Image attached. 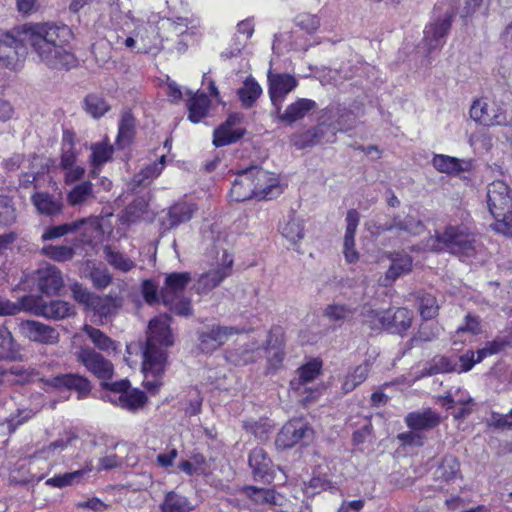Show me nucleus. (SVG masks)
Returning a JSON list of instances; mask_svg holds the SVG:
<instances>
[{"label": "nucleus", "instance_id": "nucleus-5", "mask_svg": "<svg viewBox=\"0 0 512 512\" xmlns=\"http://www.w3.org/2000/svg\"><path fill=\"white\" fill-rule=\"evenodd\" d=\"M423 249L433 252H448L459 257H470L476 250L473 231L465 224H448L436 231L423 243Z\"/></svg>", "mask_w": 512, "mask_h": 512}, {"label": "nucleus", "instance_id": "nucleus-21", "mask_svg": "<svg viewBox=\"0 0 512 512\" xmlns=\"http://www.w3.org/2000/svg\"><path fill=\"white\" fill-rule=\"evenodd\" d=\"M389 259L391 260V265L385 276L379 279L380 285L385 287L392 285L402 275L411 272L413 265V259L408 254L391 253Z\"/></svg>", "mask_w": 512, "mask_h": 512}, {"label": "nucleus", "instance_id": "nucleus-25", "mask_svg": "<svg viewBox=\"0 0 512 512\" xmlns=\"http://www.w3.org/2000/svg\"><path fill=\"white\" fill-rule=\"evenodd\" d=\"M83 445V441L78 438L76 435H68L65 438H59L53 442H51L49 445L43 447L39 451H37L32 457H31V463L36 460L44 459L48 460L50 458H53L57 454H59L61 451H64L68 448H78Z\"/></svg>", "mask_w": 512, "mask_h": 512}, {"label": "nucleus", "instance_id": "nucleus-19", "mask_svg": "<svg viewBox=\"0 0 512 512\" xmlns=\"http://www.w3.org/2000/svg\"><path fill=\"white\" fill-rule=\"evenodd\" d=\"M269 96L276 110L282 104L285 96L297 86V80L289 74H268Z\"/></svg>", "mask_w": 512, "mask_h": 512}, {"label": "nucleus", "instance_id": "nucleus-55", "mask_svg": "<svg viewBox=\"0 0 512 512\" xmlns=\"http://www.w3.org/2000/svg\"><path fill=\"white\" fill-rule=\"evenodd\" d=\"M134 133V118L133 116L126 112L122 115L119 126H118V135H117V143L120 146H125L128 144Z\"/></svg>", "mask_w": 512, "mask_h": 512}, {"label": "nucleus", "instance_id": "nucleus-48", "mask_svg": "<svg viewBox=\"0 0 512 512\" xmlns=\"http://www.w3.org/2000/svg\"><path fill=\"white\" fill-rule=\"evenodd\" d=\"M32 201L41 214L50 216L61 210V203L47 193H36L33 195Z\"/></svg>", "mask_w": 512, "mask_h": 512}, {"label": "nucleus", "instance_id": "nucleus-42", "mask_svg": "<svg viewBox=\"0 0 512 512\" xmlns=\"http://www.w3.org/2000/svg\"><path fill=\"white\" fill-rule=\"evenodd\" d=\"M321 366V362L315 359L299 368V377L290 382L291 387L295 390H300L301 386H305L313 381L319 375Z\"/></svg>", "mask_w": 512, "mask_h": 512}, {"label": "nucleus", "instance_id": "nucleus-35", "mask_svg": "<svg viewBox=\"0 0 512 512\" xmlns=\"http://www.w3.org/2000/svg\"><path fill=\"white\" fill-rule=\"evenodd\" d=\"M160 510L161 512H191L193 506L186 496L175 491H169L160 504Z\"/></svg>", "mask_w": 512, "mask_h": 512}, {"label": "nucleus", "instance_id": "nucleus-38", "mask_svg": "<svg viewBox=\"0 0 512 512\" xmlns=\"http://www.w3.org/2000/svg\"><path fill=\"white\" fill-rule=\"evenodd\" d=\"M210 107V99L205 94H196L188 102V119L193 123H199L207 116Z\"/></svg>", "mask_w": 512, "mask_h": 512}, {"label": "nucleus", "instance_id": "nucleus-47", "mask_svg": "<svg viewBox=\"0 0 512 512\" xmlns=\"http://www.w3.org/2000/svg\"><path fill=\"white\" fill-rule=\"evenodd\" d=\"M432 164L434 168L441 173L458 174L463 171L462 161L448 155H435Z\"/></svg>", "mask_w": 512, "mask_h": 512}, {"label": "nucleus", "instance_id": "nucleus-62", "mask_svg": "<svg viewBox=\"0 0 512 512\" xmlns=\"http://www.w3.org/2000/svg\"><path fill=\"white\" fill-rule=\"evenodd\" d=\"M70 289L73 298L80 304H83L87 309L89 308L94 297L96 296L78 282L73 283Z\"/></svg>", "mask_w": 512, "mask_h": 512}, {"label": "nucleus", "instance_id": "nucleus-56", "mask_svg": "<svg viewBox=\"0 0 512 512\" xmlns=\"http://www.w3.org/2000/svg\"><path fill=\"white\" fill-rule=\"evenodd\" d=\"M14 305L17 308V314L21 311H25L36 316H41L40 312H42L43 302L33 295L21 297L17 302H14Z\"/></svg>", "mask_w": 512, "mask_h": 512}, {"label": "nucleus", "instance_id": "nucleus-36", "mask_svg": "<svg viewBox=\"0 0 512 512\" xmlns=\"http://www.w3.org/2000/svg\"><path fill=\"white\" fill-rule=\"evenodd\" d=\"M322 491L334 493L338 491V486L325 475H314L308 482L303 484V492L307 497H313Z\"/></svg>", "mask_w": 512, "mask_h": 512}, {"label": "nucleus", "instance_id": "nucleus-22", "mask_svg": "<svg viewBox=\"0 0 512 512\" xmlns=\"http://www.w3.org/2000/svg\"><path fill=\"white\" fill-rule=\"evenodd\" d=\"M39 289L45 294H55L64 285L61 271L52 264H45L37 270Z\"/></svg>", "mask_w": 512, "mask_h": 512}, {"label": "nucleus", "instance_id": "nucleus-1", "mask_svg": "<svg viewBox=\"0 0 512 512\" xmlns=\"http://www.w3.org/2000/svg\"><path fill=\"white\" fill-rule=\"evenodd\" d=\"M21 41L30 46L38 61L49 69L68 70L77 60L69 49L72 30L55 22L27 23L20 28Z\"/></svg>", "mask_w": 512, "mask_h": 512}, {"label": "nucleus", "instance_id": "nucleus-63", "mask_svg": "<svg viewBox=\"0 0 512 512\" xmlns=\"http://www.w3.org/2000/svg\"><path fill=\"white\" fill-rule=\"evenodd\" d=\"M89 278L92 281L94 287L98 289H104L110 285L112 281V276L105 268L94 267L90 274Z\"/></svg>", "mask_w": 512, "mask_h": 512}, {"label": "nucleus", "instance_id": "nucleus-53", "mask_svg": "<svg viewBox=\"0 0 512 512\" xmlns=\"http://www.w3.org/2000/svg\"><path fill=\"white\" fill-rule=\"evenodd\" d=\"M458 370V363L444 356H436L432 359L430 367L422 376H430L439 373L456 372Z\"/></svg>", "mask_w": 512, "mask_h": 512}, {"label": "nucleus", "instance_id": "nucleus-16", "mask_svg": "<svg viewBox=\"0 0 512 512\" xmlns=\"http://www.w3.org/2000/svg\"><path fill=\"white\" fill-rule=\"evenodd\" d=\"M451 21V16L446 14L443 18H439L425 27L423 44L427 54L443 47L451 28Z\"/></svg>", "mask_w": 512, "mask_h": 512}, {"label": "nucleus", "instance_id": "nucleus-31", "mask_svg": "<svg viewBox=\"0 0 512 512\" xmlns=\"http://www.w3.org/2000/svg\"><path fill=\"white\" fill-rule=\"evenodd\" d=\"M104 259L115 270L128 273L136 267V262L125 253L106 245L103 248Z\"/></svg>", "mask_w": 512, "mask_h": 512}, {"label": "nucleus", "instance_id": "nucleus-64", "mask_svg": "<svg viewBox=\"0 0 512 512\" xmlns=\"http://www.w3.org/2000/svg\"><path fill=\"white\" fill-rule=\"evenodd\" d=\"M35 415V412L28 408L18 409L17 414L11 415L6 420L9 433L14 432L18 426L22 425Z\"/></svg>", "mask_w": 512, "mask_h": 512}, {"label": "nucleus", "instance_id": "nucleus-33", "mask_svg": "<svg viewBox=\"0 0 512 512\" xmlns=\"http://www.w3.org/2000/svg\"><path fill=\"white\" fill-rule=\"evenodd\" d=\"M41 316L53 320H61L75 315V308L63 300H53L43 303Z\"/></svg>", "mask_w": 512, "mask_h": 512}, {"label": "nucleus", "instance_id": "nucleus-10", "mask_svg": "<svg viewBox=\"0 0 512 512\" xmlns=\"http://www.w3.org/2000/svg\"><path fill=\"white\" fill-rule=\"evenodd\" d=\"M470 117L477 123L492 126H510L512 116L500 105L489 104L484 99L475 100L470 108Z\"/></svg>", "mask_w": 512, "mask_h": 512}, {"label": "nucleus", "instance_id": "nucleus-8", "mask_svg": "<svg viewBox=\"0 0 512 512\" xmlns=\"http://www.w3.org/2000/svg\"><path fill=\"white\" fill-rule=\"evenodd\" d=\"M191 280L189 272L169 273L161 288L162 303L172 312L181 316H188L192 313L190 300L183 296L184 290Z\"/></svg>", "mask_w": 512, "mask_h": 512}, {"label": "nucleus", "instance_id": "nucleus-46", "mask_svg": "<svg viewBox=\"0 0 512 512\" xmlns=\"http://www.w3.org/2000/svg\"><path fill=\"white\" fill-rule=\"evenodd\" d=\"M0 349L2 350V357L6 359H21L19 345L15 342L12 333L5 326L0 327Z\"/></svg>", "mask_w": 512, "mask_h": 512}, {"label": "nucleus", "instance_id": "nucleus-30", "mask_svg": "<svg viewBox=\"0 0 512 512\" xmlns=\"http://www.w3.org/2000/svg\"><path fill=\"white\" fill-rule=\"evenodd\" d=\"M146 401L145 393L138 389L128 390L119 395L115 394V397L110 398V402L114 405L132 412L142 408Z\"/></svg>", "mask_w": 512, "mask_h": 512}, {"label": "nucleus", "instance_id": "nucleus-29", "mask_svg": "<svg viewBox=\"0 0 512 512\" xmlns=\"http://www.w3.org/2000/svg\"><path fill=\"white\" fill-rule=\"evenodd\" d=\"M82 330L93 343L94 347L98 350L105 352L108 355L117 353L118 343L107 336L100 329L86 324L83 326Z\"/></svg>", "mask_w": 512, "mask_h": 512}, {"label": "nucleus", "instance_id": "nucleus-34", "mask_svg": "<svg viewBox=\"0 0 512 512\" xmlns=\"http://www.w3.org/2000/svg\"><path fill=\"white\" fill-rule=\"evenodd\" d=\"M267 343L268 362L272 367L277 368L284 359V351L282 349L283 339L280 329L269 332Z\"/></svg>", "mask_w": 512, "mask_h": 512}, {"label": "nucleus", "instance_id": "nucleus-6", "mask_svg": "<svg viewBox=\"0 0 512 512\" xmlns=\"http://www.w3.org/2000/svg\"><path fill=\"white\" fill-rule=\"evenodd\" d=\"M487 208L495 219L494 230L512 236V193L509 186L500 180L487 186Z\"/></svg>", "mask_w": 512, "mask_h": 512}, {"label": "nucleus", "instance_id": "nucleus-27", "mask_svg": "<svg viewBox=\"0 0 512 512\" xmlns=\"http://www.w3.org/2000/svg\"><path fill=\"white\" fill-rule=\"evenodd\" d=\"M90 149L91 155L89 160L92 166L90 176L95 178L99 174L102 166L112 159L114 148L108 141L104 140L92 144Z\"/></svg>", "mask_w": 512, "mask_h": 512}, {"label": "nucleus", "instance_id": "nucleus-26", "mask_svg": "<svg viewBox=\"0 0 512 512\" xmlns=\"http://www.w3.org/2000/svg\"><path fill=\"white\" fill-rule=\"evenodd\" d=\"M47 384L55 388L73 389L80 395H87L91 390L90 381L78 374H60L47 380Z\"/></svg>", "mask_w": 512, "mask_h": 512}, {"label": "nucleus", "instance_id": "nucleus-32", "mask_svg": "<svg viewBox=\"0 0 512 512\" xmlns=\"http://www.w3.org/2000/svg\"><path fill=\"white\" fill-rule=\"evenodd\" d=\"M35 373L22 366H12L10 369L0 368V391L12 384L29 382Z\"/></svg>", "mask_w": 512, "mask_h": 512}, {"label": "nucleus", "instance_id": "nucleus-28", "mask_svg": "<svg viewBox=\"0 0 512 512\" xmlns=\"http://www.w3.org/2000/svg\"><path fill=\"white\" fill-rule=\"evenodd\" d=\"M405 423L411 430L420 432L438 426L440 424V416L431 409L423 412H410L405 417Z\"/></svg>", "mask_w": 512, "mask_h": 512}, {"label": "nucleus", "instance_id": "nucleus-59", "mask_svg": "<svg viewBox=\"0 0 512 512\" xmlns=\"http://www.w3.org/2000/svg\"><path fill=\"white\" fill-rule=\"evenodd\" d=\"M330 321H344L353 315V310L344 304L328 305L323 312Z\"/></svg>", "mask_w": 512, "mask_h": 512}, {"label": "nucleus", "instance_id": "nucleus-54", "mask_svg": "<svg viewBox=\"0 0 512 512\" xmlns=\"http://www.w3.org/2000/svg\"><path fill=\"white\" fill-rule=\"evenodd\" d=\"M42 254L57 262H66L74 257L75 251L71 246L46 245L42 248Z\"/></svg>", "mask_w": 512, "mask_h": 512}, {"label": "nucleus", "instance_id": "nucleus-12", "mask_svg": "<svg viewBox=\"0 0 512 512\" xmlns=\"http://www.w3.org/2000/svg\"><path fill=\"white\" fill-rule=\"evenodd\" d=\"M314 431L303 419H292L279 431L275 444L278 448L287 449L297 444L307 445L313 439Z\"/></svg>", "mask_w": 512, "mask_h": 512}, {"label": "nucleus", "instance_id": "nucleus-2", "mask_svg": "<svg viewBox=\"0 0 512 512\" xmlns=\"http://www.w3.org/2000/svg\"><path fill=\"white\" fill-rule=\"evenodd\" d=\"M174 343L170 330V317L162 315L149 322L146 347L143 352V384L152 393L162 385L161 377L167 364L166 348Z\"/></svg>", "mask_w": 512, "mask_h": 512}, {"label": "nucleus", "instance_id": "nucleus-17", "mask_svg": "<svg viewBox=\"0 0 512 512\" xmlns=\"http://www.w3.org/2000/svg\"><path fill=\"white\" fill-rule=\"evenodd\" d=\"M240 331L232 326H211L199 335V346L204 352H212L225 344L229 338Z\"/></svg>", "mask_w": 512, "mask_h": 512}, {"label": "nucleus", "instance_id": "nucleus-44", "mask_svg": "<svg viewBox=\"0 0 512 512\" xmlns=\"http://www.w3.org/2000/svg\"><path fill=\"white\" fill-rule=\"evenodd\" d=\"M249 465L255 475L264 477L269 474L271 460L263 448H254L249 454Z\"/></svg>", "mask_w": 512, "mask_h": 512}, {"label": "nucleus", "instance_id": "nucleus-49", "mask_svg": "<svg viewBox=\"0 0 512 512\" xmlns=\"http://www.w3.org/2000/svg\"><path fill=\"white\" fill-rule=\"evenodd\" d=\"M117 308L118 304L116 298L96 295L88 309L92 310L99 317H108L115 313Z\"/></svg>", "mask_w": 512, "mask_h": 512}, {"label": "nucleus", "instance_id": "nucleus-51", "mask_svg": "<svg viewBox=\"0 0 512 512\" xmlns=\"http://www.w3.org/2000/svg\"><path fill=\"white\" fill-rule=\"evenodd\" d=\"M93 196V185L90 181H84L76 185L68 194L67 201L71 206L82 205Z\"/></svg>", "mask_w": 512, "mask_h": 512}, {"label": "nucleus", "instance_id": "nucleus-57", "mask_svg": "<svg viewBox=\"0 0 512 512\" xmlns=\"http://www.w3.org/2000/svg\"><path fill=\"white\" fill-rule=\"evenodd\" d=\"M16 221V210L11 201L0 196V229L6 228Z\"/></svg>", "mask_w": 512, "mask_h": 512}, {"label": "nucleus", "instance_id": "nucleus-61", "mask_svg": "<svg viewBox=\"0 0 512 512\" xmlns=\"http://www.w3.org/2000/svg\"><path fill=\"white\" fill-rule=\"evenodd\" d=\"M419 311L423 319H431L438 312V305L434 296L426 294L420 298Z\"/></svg>", "mask_w": 512, "mask_h": 512}, {"label": "nucleus", "instance_id": "nucleus-40", "mask_svg": "<svg viewBox=\"0 0 512 512\" xmlns=\"http://www.w3.org/2000/svg\"><path fill=\"white\" fill-rule=\"evenodd\" d=\"M238 96L245 108H251L262 94V88L252 77L247 78L238 89Z\"/></svg>", "mask_w": 512, "mask_h": 512}, {"label": "nucleus", "instance_id": "nucleus-24", "mask_svg": "<svg viewBox=\"0 0 512 512\" xmlns=\"http://www.w3.org/2000/svg\"><path fill=\"white\" fill-rule=\"evenodd\" d=\"M93 470V460L87 458L82 468L72 472L58 474L46 480V485L63 488L82 482Z\"/></svg>", "mask_w": 512, "mask_h": 512}, {"label": "nucleus", "instance_id": "nucleus-50", "mask_svg": "<svg viewBox=\"0 0 512 512\" xmlns=\"http://www.w3.org/2000/svg\"><path fill=\"white\" fill-rule=\"evenodd\" d=\"M109 109V105L100 95L89 94L84 99V110L95 119L102 117Z\"/></svg>", "mask_w": 512, "mask_h": 512}, {"label": "nucleus", "instance_id": "nucleus-13", "mask_svg": "<svg viewBox=\"0 0 512 512\" xmlns=\"http://www.w3.org/2000/svg\"><path fill=\"white\" fill-rule=\"evenodd\" d=\"M233 258L226 251L222 254V260L209 271L202 273L193 285L197 294H208L231 274Z\"/></svg>", "mask_w": 512, "mask_h": 512}, {"label": "nucleus", "instance_id": "nucleus-58", "mask_svg": "<svg viewBox=\"0 0 512 512\" xmlns=\"http://www.w3.org/2000/svg\"><path fill=\"white\" fill-rule=\"evenodd\" d=\"M333 117H337L336 122L333 125V134L336 131H346L351 129L356 119L355 114L345 108H338Z\"/></svg>", "mask_w": 512, "mask_h": 512}, {"label": "nucleus", "instance_id": "nucleus-14", "mask_svg": "<svg viewBox=\"0 0 512 512\" xmlns=\"http://www.w3.org/2000/svg\"><path fill=\"white\" fill-rule=\"evenodd\" d=\"M383 231H396L399 235L417 236L424 232L425 225L417 212L409 208L408 212L398 213L390 222L382 225Z\"/></svg>", "mask_w": 512, "mask_h": 512}, {"label": "nucleus", "instance_id": "nucleus-4", "mask_svg": "<svg viewBox=\"0 0 512 512\" xmlns=\"http://www.w3.org/2000/svg\"><path fill=\"white\" fill-rule=\"evenodd\" d=\"M157 16L152 18H135L130 12L125 15L123 21V34L117 36V43L137 53H153L163 48L164 41L160 27H157Z\"/></svg>", "mask_w": 512, "mask_h": 512}, {"label": "nucleus", "instance_id": "nucleus-43", "mask_svg": "<svg viewBox=\"0 0 512 512\" xmlns=\"http://www.w3.org/2000/svg\"><path fill=\"white\" fill-rule=\"evenodd\" d=\"M196 208L190 203H177L173 205L168 212V227L173 228L181 223L189 221Z\"/></svg>", "mask_w": 512, "mask_h": 512}, {"label": "nucleus", "instance_id": "nucleus-7", "mask_svg": "<svg viewBox=\"0 0 512 512\" xmlns=\"http://www.w3.org/2000/svg\"><path fill=\"white\" fill-rule=\"evenodd\" d=\"M201 23L196 17H174L161 20L164 43L172 42L171 50L178 53L186 51L189 42L200 33Z\"/></svg>", "mask_w": 512, "mask_h": 512}, {"label": "nucleus", "instance_id": "nucleus-20", "mask_svg": "<svg viewBox=\"0 0 512 512\" xmlns=\"http://www.w3.org/2000/svg\"><path fill=\"white\" fill-rule=\"evenodd\" d=\"M21 42L9 32L0 30V62L8 69L14 70L19 65Z\"/></svg>", "mask_w": 512, "mask_h": 512}, {"label": "nucleus", "instance_id": "nucleus-9", "mask_svg": "<svg viewBox=\"0 0 512 512\" xmlns=\"http://www.w3.org/2000/svg\"><path fill=\"white\" fill-rule=\"evenodd\" d=\"M364 317V321L372 329L384 328L393 334L404 333L412 323V312L406 308L386 311L370 310Z\"/></svg>", "mask_w": 512, "mask_h": 512}, {"label": "nucleus", "instance_id": "nucleus-52", "mask_svg": "<svg viewBox=\"0 0 512 512\" xmlns=\"http://www.w3.org/2000/svg\"><path fill=\"white\" fill-rule=\"evenodd\" d=\"M79 222H82V224L78 233H80L83 242H92L97 236L101 235L102 227L98 217L79 219Z\"/></svg>", "mask_w": 512, "mask_h": 512}, {"label": "nucleus", "instance_id": "nucleus-37", "mask_svg": "<svg viewBox=\"0 0 512 512\" xmlns=\"http://www.w3.org/2000/svg\"><path fill=\"white\" fill-rule=\"evenodd\" d=\"M244 493L249 497L253 502L259 505H270L276 506L281 505L282 497L277 495L272 489H264V488H256L253 486H248L244 489Z\"/></svg>", "mask_w": 512, "mask_h": 512}, {"label": "nucleus", "instance_id": "nucleus-41", "mask_svg": "<svg viewBox=\"0 0 512 512\" xmlns=\"http://www.w3.org/2000/svg\"><path fill=\"white\" fill-rule=\"evenodd\" d=\"M370 372V363L365 361L356 366L352 371L348 372L345 376L342 389L345 393L353 391L357 386L362 384Z\"/></svg>", "mask_w": 512, "mask_h": 512}, {"label": "nucleus", "instance_id": "nucleus-15", "mask_svg": "<svg viewBox=\"0 0 512 512\" xmlns=\"http://www.w3.org/2000/svg\"><path fill=\"white\" fill-rule=\"evenodd\" d=\"M19 331L22 336L33 342L53 345L59 341L58 331L55 328L39 321H21L19 323Z\"/></svg>", "mask_w": 512, "mask_h": 512}, {"label": "nucleus", "instance_id": "nucleus-60", "mask_svg": "<svg viewBox=\"0 0 512 512\" xmlns=\"http://www.w3.org/2000/svg\"><path fill=\"white\" fill-rule=\"evenodd\" d=\"M510 342L505 338H496L477 351L478 360H483L488 356L501 352L505 347L509 346Z\"/></svg>", "mask_w": 512, "mask_h": 512}, {"label": "nucleus", "instance_id": "nucleus-39", "mask_svg": "<svg viewBox=\"0 0 512 512\" xmlns=\"http://www.w3.org/2000/svg\"><path fill=\"white\" fill-rule=\"evenodd\" d=\"M324 129L325 125L322 123L317 127L307 130L304 133L293 135L291 141L293 145L296 146L298 149L313 146L325 139Z\"/></svg>", "mask_w": 512, "mask_h": 512}, {"label": "nucleus", "instance_id": "nucleus-23", "mask_svg": "<svg viewBox=\"0 0 512 512\" xmlns=\"http://www.w3.org/2000/svg\"><path fill=\"white\" fill-rule=\"evenodd\" d=\"M316 106V102L311 99L299 98L289 104L284 111H281V105H279V110H276V113L280 121L293 124L303 119L308 113L313 111Z\"/></svg>", "mask_w": 512, "mask_h": 512}, {"label": "nucleus", "instance_id": "nucleus-11", "mask_svg": "<svg viewBox=\"0 0 512 512\" xmlns=\"http://www.w3.org/2000/svg\"><path fill=\"white\" fill-rule=\"evenodd\" d=\"M75 357L88 372L101 381H108L112 378L114 373L112 362L94 348L86 345L80 346L75 352Z\"/></svg>", "mask_w": 512, "mask_h": 512}, {"label": "nucleus", "instance_id": "nucleus-45", "mask_svg": "<svg viewBox=\"0 0 512 512\" xmlns=\"http://www.w3.org/2000/svg\"><path fill=\"white\" fill-rule=\"evenodd\" d=\"M280 233L292 245L298 244L304 237L303 221L294 216L289 217V219L280 226Z\"/></svg>", "mask_w": 512, "mask_h": 512}, {"label": "nucleus", "instance_id": "nucleus-3", "mask_svg": "<svg viewBox=\"0 0 512 512\" xmlns=\"http://www.w3.org/2000/svg\"><path fill=\"white\" fill-rule=\"evenodd\" d=\"M282 193L279 179L258 166L240 170L232 182L230 197L236 202L250 200H269Z\"/></svg>", "mask_w": 512, "mask_h": 512}, {"label": "nucleus", "instance_id": "nucleus-18", "mask_svg": "<svg viewBox=\"0 0 512 512\" xmlns=\"http://www.w3.org/2000/svg\"><path fill=\"white\" fill-rule=\"evenodd\" d=\"M242 120L240 114H231L213 133V144L216 147L230 145L244 135V129L239 127Z\"/></svg>", "mask_w": 512, "mask_h": 512}]
</instances>
